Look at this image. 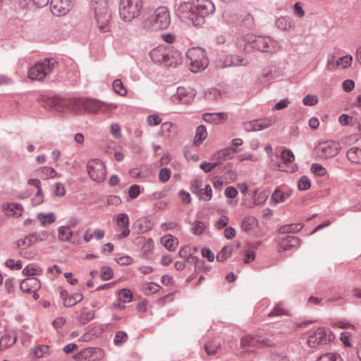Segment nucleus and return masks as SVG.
Returning <instances> with one entry per match:
<instances>
[{"mask_svg":"<svg viewBox=\"0 0 361 361\" xmlns=\"http://www.w3.org/2000/svg\"><path fill=\"white\" fill-rule=\"evenodd\" d=\"M207 137V132L204 126H199L196 129L194 143L196 145H200L204 140Z\"/></svg>","mask_w":361,"mask_h":361,"instance_id":"obj_36","label":"nucleus"},{"mask_svg":"<svg viewBox=\"0 0 361 361\" xmlns=\"http://www.w3.org/2000/svg\"><path fill=\"white\" fill-rule=\"evenodd\" d=\"M198 195L202 200L205 201L211 200L212 197V190L211 186L209 185H207L204 188L200 190Z\"/></svg>","mask_w":361,"mask_h":361,"instance_id":"obj_48","label":"nucleus"},{"mask_svg":"<svg viewBox=\"0 0 361 361\" xmlns=\"http://www.w3.org/2000/svg\"><path fill=\"white\" fill-rule=\"evenodd\" d=\"M58 233L59 238L62 241H71L73 236V233L66 226L59 227Z\"/></svg>","mask_w":361,"mask_h":361,"instance_id":"obj_37","label":"nucleus"},{"mask_svg":"<svg viewBox=\"0 0 361 361\" xmlns=\"http://www.w3.org/2000/svg\"><path fill=\"white\" fill-rule=\"evenodd\" d=\"M257 226V220L252 216H245L241 224V228L245 232L253 230Z\"/></svg>","mask_w":361,"mask_h":361,"instance_id":"obj_29","label":"nucleus"},{"mask_svg":"<svg viewBox=\"0 0 361 361\" xmlns=\"http://www.w3.org/2000/svg\"><path fill=\"white\" fill-rule=\"evenodd\" d=\"M142 0H121L119 15L126 21L137 18L142 8Z\"/></svg>","mask_w":361,"mask_h":361,"instance_id":"obj_4","label":"nucleus"},{"mask_svg":"<svg viewBox=\"0 0 361 361\" xmlns=\"http://www.w3.org/2000/svg\"><path fill=\"white\" fill-rule=\"evenodd\" d=\"M37 220L40 222L41 225L46 226L54 223L56 220V216L54 213H49L45 214L44 213H39L37 215Z\"/></svg>","mask_w":361,"mask_h":361,"instance_id":"obj_35","label":"nucleus"},{"mask_svg":"<svg viewBox=\"0 0 361 361\" xmlns=\"http://www.w3.org/2000/svg\"><path fill=\"white\" fill-rule=\"evenodd\" d=\"M278 121V118L275 116L266 117L257 120H253L245 124V128L247 131H258L267 128Z\"/></svg>","mask_w":361,"mask_h":361,"instance_id":"obj_14","label":"nucleus"},{"mask_svg":"<svg viewBox=\"0 0 361 361\" xmlns=\"http://www.w3.org/2000/svg\"><path fill=\"white\" fill-rule=\"evenodd\" d=\"M160 133L167 139H173L178 134V128L171 122H164L161 124Z\"/></svg>","mask_w":361,"mask_h":361,"instance_id":"obj_22","label":"nucleus"},{"mask_svg":"<svg viewBox=\"0 0 361 361\" xmlns=\"http://www.w3.org/2000/svg\"><path fill=\"white\" fill-rule=\"evenodd\" d=\"M312 172L317 176H324L326 173V169L319 164H313L311 166Z\"/></svg>","mask_w":361,"mask_h":361,"instance_id":"obj_55","label":"nucleus"},{"mask_svg":"<svg viewBox=\"0 0 361 361\" xmlns=\"http://www.w3.org/2000/svg\"><path fill=\"white\" fill-rule=\"evenodd\" d=\"M171 176V172L168 169H162L160 170L159 173V178L160 181L165 183L166 182Z\"/></svg>","mask_w":361,"mask_h":361,"instance_id":"obj_64","label":"nucleus"},{"mask_svg":"<svg viewBox=\"0 0 361 361\" xmlns=\"http://www.w3.org/2000/svg\"><path fill=\"white\" fill-rule=\"evenodd\" d=\"M169 49L164 46H159L153 49L150 52L149 55L151 59L157 63H161V61H164L166 57H167V51Z\"/></svg>","mask_w":361,"mask_h":361,"instance_id":"obj_23","label":"nucleus"},{"mask_svg":"<svg viewBox=\"0 0 361 361\" xmlns=\"http://www.w3.org/2000/svg\"><path fill=\"white\" fill-rule=\"evenodd\" d=\"M113 88L115 92L122 97H124L127 94L126 90L124 88L123 85L121 80H115L113 82Z\"/></svg>","mask_w":361,"mask_h":361,"instance_id":"obj_47","label":"nucleus"},{"mask_svg":"<svg viewBox=\"0 0 361 361\" xmlns=\"http://www.w3.org/2000/svg\"><path fill=\"white\" fill-rule=\"evenodd\" d=\"M204 121L214 124H219L228 118L226 113H204L202 115Z\"/></svg>","mask_w":361,"mask_h":361,"instance_id":"obj_24","label":"nucleus"},{"mask_svg":"<svg viewBox=\"0 0 361 361\" xmlns=\"http://www.w3.org/2000/svg\"><path fill=\"white\" fill-rule=\"evenodd\" d=\"M38 241V238L36 235L32 234L25 237L23 239H20L17 241V245L19 249L22 247H30Z\"/></svg>","mask_w":361,"mask_h":361,"instance_id":"obj_30","label":"nucleus"},{"mask_svg":"<svg viewBox=\"0 0 361 361\" xmlns=\"http://www.w3.org/2000/svg\"><path fill=\"white\" fill-rule=\"evenodd\" d=\"M105 357V351L102 348L94 347L83 348L73 356L75 361H104Z\"/></svg>","mask_w":361,"mask_h":361,"instance_id":"obj_6","label":"nucleus"},{"mask_svg":"<svg viewBox=\"0 0 361 361\" xmlns=\"http://www.w3.org/2000/svg\"><path fill=\"white\" fill-rule=\"evenodd\" d=\"M195 7L197 17L202 18V23L204 17L213 13L215 10L214 5L210 0H195Z\"/></svg>","mask_w":361,"mask_h":361,"instance_id":"obj_15","label":"nucleus"},{"mask_svg":"<svg viewBox=\"0 0 361 361\" xmlns=\"http://www.w3.org/2000/svg\"><path fill=\"white\" fill-rule=\"evenodd\" d=\"M253 43L254 47L260 51L271 52L277 47L276 42L268 37H258Z\"/></svg>","mask_w":361,"mask_h":361,"instance_id":"obj_17","label":"nucleus"},{"mask_svg":"<svg viewBox=\"0 0 361 361\" xmlns=\"http://www.w3.org/2000/svg\"><path fill=\"white\" fill-rule=\"evenodd\" d=\"M129 218L126 214L121 213L116 216V225L122 228L121 233L118 235V238H126L130 234V229L128 228Z\"/></svg>","mask_w":361,"mask_h":361,"instance_id":"obj_21","label":"nucleus"},{"mask_svg":"<svg viewBox=\"0 0 361 361\" xmlns=\"http://www.w3.org/2000/svg\"><path fill=\"white\" fill-rule=\"evenodd\" d=\"M42 273V269L35 264H29L26 266L23 270V275L27 276L40 275Z\"/></svg>","mask_w":361,"mask_h":361,"instance_id":"obj_39","label":"nucleus"},{"mask_svg":"<svg viewBox=\"0 0 361 361\" xmlns=\"http://www.w3.org/2000/svg\"><path fill=\"white\" fill-rule=\"evenodd\" d=\"M104 235H105V231L103 229L88 228L84 233L83 240L86 243H88L93 239L101 240L104 237Z\"/></svg>","mask_w":361,"mask_h":361,"instance_id":"obj_25","label":"nucleus"},{"mask_svg":"<svg viewBox=\"0 0 361 361\" xmlns=\"http://www.w3.org/2000/svg\"><path fill=\"white\" fill-rule=\"evenodd\" d=\"M195 96V92L192 89L179 87L176 95L173 96V101L178 100L180 103L189 104Z\"/></svg>","mask_w":361,"mask_h":361,"instance_id":"obj_18","label":"nucleus"},{"mask_svg":"<svg viewBox=\"0 0 361 361\" xmlns=\"http://www.w3.org/2000/svg\"><path fill=\"white\" fill-rule=\"evenodd\" d=\"M37 173L43 179L54 178L58 176L57 172L51 167H40L37 169Z\"/></svg>","mask_w":361,"mask_h":361,"instance_id":"obj_32","label":"nucleus"},{"mask_svg":"<svg viewBox=\"0 0 361 361\" xmlns=\"http://www.w3.org/2000/svg\"><path fill=\"white\" fill-rule=\"evenodd\" d=\"M161 242L162 245L170 251L175 250L178 245V239L171 235L163 236L161 239Z\"/></svg>","mask_w":361,"mask_h":361,"instance_id":"obj_27","label":"nucleus"},{"mask_svg":"<svg viewBox=\"0 0 361 361\" xmlns=\"http://www.w3.org/2000/svg\"><path fill=\"white\" fill-rule=\"evenodd\" d=\"M117 108L118 105L116 104H106L97 99H85L84 111L89 113H106Z\"/></svg>","mask_w":361,"mask_h":361,"instance_id":"obj_13","label":"nucleus"},{"mask_svg":"<svg viewBox=\"0 0 361 361\" xmlns=\"http://www.w3.org/2000/svg\"><path fill=\"white\" fill-rule=\"evenodd\" d=\"M187 63L192 72L197 73L204 70L208 66V59L204 49L192 47L186 53Z\"/></svg>","mask_w":361,"mask_h":361,"instance_id":"obj_3","label":"nucleus"},{"mask_svg":"<svg viewBox=\"0 0 361 361\" xmlns=\"http://www.w3.org/2000/svg\"><path fill=\"white\" fill-rule=\"evenodd\" d=\"M128 338V336L126 333L123 331H118L116 334L114 338V343L116 345H120L121 343L125 342Z\"/></svg>","mask_w":361,"mask_h":361,"instance_id":"obj_62","label":"nucleus"},{"mask_svg":"<svg viewBox=\"0 0 361 361\" xmlns=\"http://www.w3.org/2000/svg\"><path fill=\"white\" fill-rule=\"evenodd\" d=\"M293 157V154L290 150L284 149L281 153V163L278 165L279 169L281 171L285 172H292L293 167L292 166L288 165V164L292 163V158Z\"/></svg>","mask_w":361,"mask_h":361,"instance_id":"obj_20","label":"nucleus"},{"mask_svg":"<svg viewBox=\"0 0 361 361\" xmlns=\"http://www.w3.org/2000/svg\"><path fill=\"white\" fill-rule=\"evenodd\" d=\"M341 150L340 144L334 140L319 142L314 148V152L321 159H329L336 156Z\"/></svg>","mask_w":361,"mask_h":361,"instance_id":"obj_8","label":"nucleus"},{"mask_svg":"<svg viewBox=\"0 0 361 361\" xmlns=\"http://www.w3.org/2000/svg\"><path fill=\"white\" fill-rule=\"evenodd\" d=\"M353 56L351 55H345L338 58L336 62L335 66L338 68H347L351 66Z\"/></svg>","mask_w":361,"mask_h":361,"instance_id":"obj_38","label":"nucleus"},{"mask_svg":"<svg viewBox=\"0 0 361 361\" xmlns=\"http://www.w3.org/2000/svg\"><path fill=\"white\" fill-rule=\"evenodd\" d=\"M161 118L157 114H151L147 118V123L149 126H156L161 123Z\"/></svg>","mask_w":361,"mask_h":361,"instance_id":"obj_56","label":"nucleus"},{"mask_svg":"<svg viewBox=\"0 0 361 361\" xmlns=\"http://www.w3.org/2000/svg\"><path fill=\"white\" fill-rule=\"evenodd\" d=\"M66 194V188L63 183H56L54 185V195L58 197H63Z\"/></svg>","mask_w":361,"mask_h":361,"instance_id":"obj_61","label":"nucleus"},{"mask_svg":"<svg viewBox=\"0 0 361 361\" xmlns=\"http://www.w3.org/2000/svg\"><path fill=\"white\" fill-rule=\"evenodd\" d=\"M73 0H51V11L54 16L66 15L71 8Z\"/></svg>","mask_w":361,"mask_h":361,"instance_id":"obj_16","label":"nucleus"},{"mask_svg":"<svg viewBox=\"0 0 361 361\" xmlns=\"http://www.w3.org/2000/svg\"><path fill=\"white\" fill-rule=\"evenodd\" d=\"M119 300L123 303L129 302L132 300L133 294L128 289H122L119 292Z\"/></svg>","mask_w":361,"mask_h":361,"instance_id":"obj_50","label":"nucleus"},{"mask_svg":"<svg viewBox=\"0 0 361 361\" xmlns=\"http://www.w3.org/2000/svg\"><path fill=\"white\" fill-rule=\"evenodd\" d=\"M170 23L171 16L169 9L161 6L143 20L142 26L148 31H158L167 29Z\"/></svg>","mask_w":361,"mask_h":361,"instance_id":"obj_1","label":"nucleus"},{"mask_svg":"<svg viewBox=\"0 0 361 361\" xmlns=\"http://www.w3.org/2000/svg\"><path fill=\"white\" fill-rule=\"evenodd\" d=\"M228 59L227 66H245L248 63L246 59L237 55H229Z\"/></svg>","mask_w":361,"mask_h":361,"instance_id":"obj_41","label":"nucleus"},{"mask_svg":"<svg viewBox=\"0 0 361 361\" xmlns=\"http://www.w3.org/2000/svg\"><path fill=\"white\" fill-rule=\"evenodd\" d=\"M20 255L23 258L31 259H33L36 255V251L32 247H22L20 249Z\"/></svg>","mask_w":361,"mask_h":361,"instance_id":"obj_53","label":"nucleus"},{"mask_svg":"<svg viewBox=\"0 0 361 361\" xmlns=\"http://www.w3.org/2000/svg\"><path fill=\"white\" fill-rule=\"evenodd\" d=\"M164 61H161V64L166 66H173L175 67L178 63V54L172 53L169 50L167 51V57Z\"/></svg>","mask_w":361,"mask_h":361,"instance_id":"obj_43","label":"nucleus"},{"mask_svg":"<svg viewBox=\"0 0 361 361\" xmlns=\"http://www.w3.org/2000/svg\"><path fill=\"white\" fill-rule=\"evenodd\" d=\"M349 161L353 163L361 164V149L357 147L350 148L347 152Z\"/></svg>","mask_w":361,"mask_h":361,"instance_id":"obj_31","label":"nucleus"},{"mask_svg":"<svg viewBox=\"0 0 361 361\" xmlns=\"http://www.w3.org/2000/svg\"><path fill=\"white\" fill-rule=\"evenodd\" d=\"M288 312L285 307L281 305H277L274 310L269 314V317L286 315Z\"/></svg>","mask_w":361,"mask_h":361,"instance_id":"obj_57","label":"nucleus"},{"mask_svg":"<svg viewBox=\"0 0 361 361\" xmlns=\"http://www.w3.org/2000/svg\"><path fill=\"white\" fill-rule=\"evenodd\" d=\"M6 266L11 269L20 270L22 269V264L20 261H16L12 259H8L6 261Z\"/></svg>","mask_w":361,"mask_h":361,"instance_id":"obj_60","label":"nucleus"},{"mask_svg":"<svg viewBox=\"0 0 361 361\" xmlns=\"http://www.w3.org/2000/svg\"><path fill=\"white\" fill-rule=\"evenodd\" d=\"M206 228L207 225L205 223L200 221H196L194 222L192 226V233L195 235H200L203 233Z\"/></svg>","mask_w":361,"mask_h":361,"instance_id":"obj_51","label":"nucleus"},{"mask_svg":"<svg viewBox=\"0 0 361 361\" xmlns=\"http://www.w3.org/2000/svg\"><path fill=\"white\" fill-rule=\"evenodd\" d=\"M94 317V312L92 310H88L84 308L81 312L80 316L78 318V321L80 324H85L93 319Z\"/></svg>","mask_w":361,"mask_h":361,"instance_id":"obj_42","label":"nucleus"},{"mask_svg":"<svg viewBox=\"0 0 361 361\" xmlns=\"http://www.w3.org/2000/svg\"><path fill=\"white\" fill-rule=\"evenodd\" d=\"M87 173L91 179L97 183H102L106 177V168L99 159H92L87 164Z\"/></svg>","mask_w":361,"mask_h":361,"instance_id":"obj_12","label":"nucleus"},{"mask_svg":"<svg viewBox=\"0 0 361 361\" xmlns=\"http://www.w3.org/2000/svg\"><path fill=\"white\" fill-rule=\"evenodd\" d=\"M110 133L115 139H120L122 136L121 127L118 123L111 125Z\"/></svg>","mask_w":361,"mask_h":361,"instance_id":"obj_59","label":"nucleus"},{"mask_svg":"<svg viewBox=\"0 0 361 361\" xmlns=\"http://www.w3.org/2000/svg\"><path fill=\"white\" fill-rule=\"evenodd\" d=\"M177 15L185 21H190L195 25L202 23V18L197 17L195 2H183L177 9Z\"/></svg>","mask_w":361,"mask_h":361,"instance_id":"obj_9","label":"nucleus"},{"mask_svg":"<svg viewBox=\"0 0 361 361\" xmlns=\"http://www.w3.org/2000/svg\"><path fill=\"white\" fill-rule=\"evenodd\" d=\"M41 287L40 281L34 277L23 280L20 285V290L25 293L37 291Z\"/></svg>","mask_w":361,"mask_h":361,"instance_id":"obj_19","label":"nucleus"},{"mask_svg":"<svg viewBox=\"0 0 361 361\" xmlns=\"http://www.w3.org/2000/svg\"><path fill=\"white\" fill-rule=\"evenodd\" d=\"M33 205L37 206L44 202V196L42 190H37V193L32 199Z\"/></svg>","mask_w":361,"mask_h":361,"instance_id":"obj_63","label":"nucleus"},{"mask_svg":"<svg viewBox=\"0 0 361 361\" xmlns=\"http://www.w3.org/2000/svg\"><path fill=\"white\" fill-rule=\"evenodd\" d=\"M17 340V336L14 333L6 334L1 336L0 339V350H4L12 346Z\"/></svg>","mask_w":361,"mask_h":361,"instance_id":"obj_26","label":"nucleus"},{"mask_svg":"<svg viewBox=\"0 0 361 361\" xmlns=\"http://www.w3.org/2000/svg\"><path fill=\"white\" fill-rule=\"evenodd\" d=\"M90 7L94 11L98 28L102 32H107L109 30V23L111 18L108 1L91 0Z\"/></svg>","mask_w":361,"mask_h":361,"instance_id":"obj_2","label":"nucleus"},{"mask_svg":"<svg viewBox=\"0 0 361 361\" xmlns=\"http://www.w3.org/2000/svg\"><path fill=\"white\" fill-rule=\"evenodd\" d=\"M334 339V336L329 329L318 328L313 334L310 336L307 344L311 348H315L319 345H326Z\"/></svg>","mask_w":361,"mask_h":361,"instance_id":"obj_11","label":"nucleus"},{"mask_svg":"<svg viewBox=\"0 0 361 361\" xmlns=\"http://www.w3.org/2000/svg\"><path fill=\"white\" fill-rule=\"evenodd\" d=\"M271 345L270 341L259 336H245L240 340V347L245 352L253 353L257 348Z\"/></svg>","mask_w":361,"mask_h":361,"instance_id":"obj_10","label":"nucleus"},{"mask_svg":"<svg viewBox=\"0 0 361 361\" xmlns=\"http://www.w3.org/2000/svg\"><path fill=\"white\" fill-rule=\"evenodd\" d=\"M83 299V295L80 293H75L73 295H70L68 297L66 298L64 300L63 305L65 307H72L76 305L77 303L82 301Z\"/></svg>","mask_w":361,"mask_h":361,"instance_id":"obj_34","label":"nucleus"},{"mask_svg":"<svg viewBox=\"0 0 361 361\" xmlns=\"http://www.w3.org/2000/svg\"><path fill=\"white\" fill-rule=\"evenodd\" d=\"M161 286L153 282H145L142 284V291L145 295H149L157 293Z\"/></svg>","mask_w":361,"mask_h":361,"instance_id":"obj_33","label":"nucleus"},{"mask_svg":"<svg viewBox=\"0 0 361 361\" xmlns=\"http://www.w3.org/2000/svg\"><path fill=\"white\" fill-rule=\"evenodd\" d=\"M317 361H343V360L338 354L329 353L321 355Z\"/></svg>","mask_w":361,"mask_h":361,"instance_id":"obj_46","label":"nucleus"},{"mask_svg":"<svg viewBox=\"0 0 361 361\" xmlns=\"http://www.w3.org/2000/svg\"><path fill=\"white\" fill-rule=\"evenodd\" d=\"M34 356L37 358L45 357L49 354V347L48 345H39L33 350Z\"/></svg>","mask_w":361,"mask_h":361,"instance_id":"obj_45","label":"nucleus"},{"mask_svg":"<svg viewBox=\"0 0 361 361\" xmlns=\"http://www.w3.org/2000/svg\"><path fill=\"white\" fill-rule=\"evenodd\" d=\"M235 152V150L233 148H231V147L224 148V149L217 152L214 154V158H217L219 159H231L233 157V155Z\"/></svg>","mask_w":361,"mask_h":361,"instance_id":"obj_40","label":"nucleus"},{"mask_svg":"<svg viewBox=\"0 0 361 361\" xmlns=\"http://www.w3.org/2000/svg\"><path fill=\"white\" fill-rule=\"evenodd\" d=\"M37 100L44 108L51 111L63 113L69 109V99L56 97H49L47 95L40 94Z\"/></svg>","mask_w":361,"mask_h":361,"instance_id":"obj_5","label":"nucleus"},{"mask_svg":"<svg viewBox=\"0 0 361 361\" xmlns=\"http://www.w3.org/2000/svg\"><path fill=\"white\" fill-rule=\"evenodd\" d=\"M293 238L292 235L282 237L280 240V251H286L292 247Z\"/></svg>","mask_w":361,"mask_h":361,"instance_id":"obj_44","label":"nucleus"},{"mask_svg":"<svg viewBox=\"0 0 361 361\" xmlns=\"http://www.w3.org/2000/svg\"><path fill=\"white\" fill-rule=\"evenodd\" d=\"M69 109L68 111L75 113H81L84 111L85 99L73 98L69 99Z\"/></svg>","mask_w":361,"mask_h":361,"instance_id":"obj_28","label":"nucleus"},{"mask_svg":"<svg viewBox=\"0 0 361 361\" xmlns=\"http://www.w3.org/2000/svg\"><path fill=\"white\" fill-rule=\"evenodd\" d=\"M219 348L220 346L218 343L212 341L207 342L204 345L205 350L209 355H215L219 350Z\"/></svg>","mask_w":361,"mask_h":361,"instance_id":"obj_49","label":"nucleus"},{"mask_svg":"<svg viewBox=\"0 0 361 361\" xmlns=\"http://www.w3.org/2000/svg\"><path fill=\"white\" fill-rule=\"evenodd\" d=\"M54 65V61L44 59L35 63L28 70V78L32 80H42L49 75Z\"/></svg>","mask_w":361,"mask_h":361,"instance_id":"obj_7","label":"nucleus"},{"mask_svg":"<svg viewBox=\"0 0 361 361\" xmlns=\"http://www.w3.org/2000/svg\"><path fill=\"white\" fill-rule=\"evenodd\" d=\"M101 278L103 281H107L112 278L113 270L109 267H103L101 269Z\"/></svg>","mask_w":361,"mask_h":361,"instance_id":"obj_58","label":"nucleus"},{"mask_svg":"<svg viewBox=\"0 0 361 361\" xmlns=\"http://www.w3.org/2000/svg\"><path fill=\"white\" fill-rule=\"evenodd\" d=\"M288 196L289 195H287L282 190L277 189L273 192L271 198L274 202L279 203L284 202L286 197Z\"/></svg>","mask_w":361,"mask_h":361,"instance_id":"obj_54","label":"nucleus"},{"mask_svg":"<svg viewBox=\"0 0 361 361\" xmlns=\"http://www.w3.org/2000/svg\"><path fill=\"white\" fill-rule=\"evenodd\" d=\"M311 186L310 178L305 176H302L298 182V188L300 190H307Z\"/></svg>","mask_w":361,"mask_h":361,"instance_id":"obj_52","label":"nucleus"}]
</instances>
